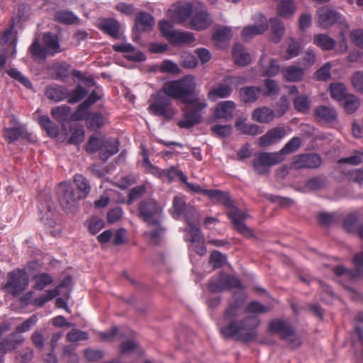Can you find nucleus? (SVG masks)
I'll return each mask as SVG.
<instances>
[{
  "mask_svg": "<svg viewBox=\"0 0 363 363\" xmlns=\"http://www.w3.org/2000/svg\"><path fill=\"white\" fill-rule=\"evenodd\" d=\"M74 182L78 190L80 191V194L77 195L81 196L82 199L86 197L91 190L88 180L82 174H77L74 177Z\"/></svg>",
  "mask_w": 363,
  "mask_h": 363,
  "instance_id": "79ce46f5",
  "label": "nucleus"
},
{
  "mask_svg": "<svg viewBox=\"0 0 363 363\" xmlns=\"http://www.w3.org/2000/svg\"><path fill=\"white\" fill-rule=\"evenodd\" d=\"M133 332L128 329L118 330L117 327H113L111 330L106 332H100L99 337L106 341H110L118 335L119 338L130 337Z\"/></svg>",
  "mask_w": 363,
  "mask_h": 363,
  "instance_id": "473e14b6",
  "label": "nucleus"
},
{
  "mask_svg": "<svg viewBox=\"0 0 363 363\" xmlns=\"http://www.w3.org/2000/svg\"><path fill=\"white\" fill-rule=\"evenodd\" d=\"M138 217L147 225H158L161 220L162 208L152 199L142 200L138 206Z\"/></svg>",
  "mask_w": 363,
  "mask_h": 363,
  "instance_id": "39448f33",
  "label": "nucleus"
},
{
  "mask_svg": "<svg viewBox=\"0 0 363 363\" xmlns=\"http://www.w3.org/2000/svg\"><path fill=\"white\" fill-rule=\"evenodd\" d=\"M314 114L316 120L320 122L333 123L337 118L335 109L327 106H316L314 108Z\"/></svg>",
  "mask_w": 363,
  "mask_h": 363,
  "instance_id": "6ab92c4d",
  "label": "nucleus"
},
{
  "mask_svg": "<svg viewBox=\"0 0 363 363\" xmlns=\"http://www.w3.org/2000/svg\"><path fill=\"white\" fill-rule=\"evenodd\" d=\"M232 87L228 84H220L217 87L212 89L208 92V97L213 101L218 98L228 97L232 93Z\"/></svg>",
  "mask_w": 363,
  "mask_h": 363,
  "instance_id": "a19ab883",
  "label": "nucleus"
},
{
  "mask_svg": "<svg viewBox=\"0 0 363 363\" xmlns=\"http://www.w3.org/2000/svg\"><path fill=\"white\" fill-rule=\"evenodd\" d=\"M17 45V32L14 30L13 28L6 29L1 39L0 45L2 48H8L12 50V55H16Z\"/></svg>",
  "mask_w": 363,
  "mask_h": 363,
  "instance_id": "aec40b11",
  "label": "nucleus"
},
{
  "mask_svg": "<svg viewBox=\"0 0 363 363\" xmlns=\"http://www.w3.org/2000/svg\"><path fill=\"white\" fill-rule=\"evenodd\" d=\"M113 50L124 53L125 57L130 61L143 62L145 60V55L130 43L114 45Z\"/></svg>",
  "mask_w": 363,
  "mask_h": 363,
  "instance_id": "dca6fc26",
  "label": "nucleus"
},
{
  "mask_svg": "<svg viewBox=\"0 0 363 363\" xmlns=\"http://www.w3.org/2000/svg\"><path fill=\"white\" fill-rule=\"evenodd\" d=\"M269 330L280 335L281 339L286 341L291 348H296L300 345L301 341L291 325L280 319H276L269 323Z\"/></svg>",
  "mask_w": 363,
  "mask_h": 363,
  "instance_id": "423d86ee",
  "label": "nucleus"
},
{
  "mask_svg": "<svg viewBox=\"0 0 363 363\" xmlns=\"http://www.w3.org/2000/svg\"><path fill=\"white\" fill-rule=\"evenodd\" d=\"M94 99L92 100L91 99H86L84 102H82L75 111V112L71 115L70 120L73 121H86L88 115L91 113L89 111L90 106L94 104Z\"/></svg>",
  "mask_w": 363,
  "mask_h": 363,
  "instance_id": "393cba45",
  "label": "nucleus"
},
{
  "mask_svg": "<svg viewBox=\"0 0 363 363\" xmlns=\"http://www.w3.org/2000/svg\"><path fill=\"white\" fill-rule=\"evenodd\" d=\"M152 227V229L145 233V235L149 238L152 243L157 244L160 240V238L164 233V229L161 226L160 222L158 225H148Z\"/></svg>",
  "mask_w": 363,
  "mask_h": 363,
  "instance_id": "5fc2aeb1",
  "label": "nucleus"
},
{
  "mask_svg": "<svg viewBox=\"0 0 363 363\" xmlns=\"http://www.w3.org/2000/svg\"><path fill=\"white\" fill-rule=\"evenodd\" d=\"M296 9L294 0H281L277 6V13L281 17L289 18L294 15Z\"/></svg>",
  "mask_w": 363,
  "mask_h": 363,
  "instance_id": "58836bf2",
  "label": "nucleus"
},
{
  "mask_svg": "<svg viewBox=\"0 0 363 363\" xmlns=\"http://www.w3.org/2000/svg\"><path fill=\"white\" fill-rule=\"evenodd\" d=\"M180 64L185 68H194L196 67L198 62L194 55L184 52L181 55Z\"/></svg>",
  "mask_w": 363,
  "mask_h": 363,
  "instance_id": "69168bd1",
  "label": "nucleus"
},
{
  "mask_svg": "<svg viewBox=\"0 0 363 363\" xmlns=\"http://www.w3.org/2000/svg\"><path fill=\"white\" fill-rule=\"evenodd\" d=\"M164 177H167L170 182L178 178L182 182H186L187 177L182 171L177 169L175 167H171L168 169H164Z\"/></svg>",
  "mask_w": 363,
  "mask_h": 363,
  "instance_id": "4d7b16f0",
  "label": "nucleus"
},
{
  "mask_svg": "<svg viewBox=\"0 0 363 363\" xmlns=\"http://www.w3.org/2000/svg\"><path fill=\"white\" fill-rule=\"evenodd\" d=\"M282 162L280 154L277 152H260L255 155L253 160V168L259 174L268 172V167Z\"/></svg>",
  "mask_w": 363,
  "mask_h": 363,
  "instance_id": "1a4fd4ad",
  "label": "nucleus"
},
{
  "mask_svg": "<svg viewBox=\"0 0 363 363\" xmlns=\"http://www.w3.org/2000/svg\"><path fill=\"white\" fill-rule=\"evenodd\" d=\"M154 25V18L148 13L140 12L135 18V26L138 31H146Z\"/></svg>",
  "mask_w": 363,
  "mask_h": 363,
  "instance_id": "cd10ccee",
  "label": "nucleus"
},
{
  "mask_svg": "<svg viewBox=\"0 0 363 363\" xmlns=\"http://www.w3.org/2000/svg\"><path fill=\"white\" fill-rule=\"evenodd\" d=\"M194 40L193 33L190 32L176 31L169 42L175 45H179L191 43Z\"/></svg>",
  "mask_w": 363,
  "mask_h": 363,
  "instance_id": "49530a36",
  "label": "nucleus"
},
{
  "mask_svg": "<svg viewBox=\"0 0 363 363\" xmlns=\"http://www.w3.org/2000/svg\"><path fill=\"white\" fill-rule=\"evenodd\" d=\"M320 157L315 154H304L295 157L291 164L294 169H299L303 168H317L321 164Z\"/></svg>",
  "mask_w": 363,
  "mask_h": 363,
  "instance_id": "4468645a",
  "label": "nucleus"
},
{
  "mask_svg": "<svg viewBox=\"0 0 363 363\" xmlns=\"http://www.w3.org/2000/svg\"><path fill=\"white\" fill-rule=\"evenodd\" d=\"M26 133V130L23 125H18L3 129V135L9 143H12L19 139L23 138Z\"/></svg>",
  "mask_w": 363,
  "mask_h": 363,
  "instance_id": "412c9836",
  "label": "nucleus"
},
{
  "mask_svg": "<svg viewBox=\"0 0 363 363\" xmlns=\"http://www.w3.org/2000/svg\"><path fill=\"white\" fill-rule=\"evenodd\" d=\"M28 286V275L27 272L23 269H17L9 273L4 289L13 296H17L25 291Z\"/></svg>",
  "mask_w": 363,
  "mask_h": 363,
  "instance_id": "6e6552de",
  "label": "nucleus"
},
{
  "mask_svg": "<svg viewBox=\"0 0 363 363\" xmlns=\"http://www.w3.org/2000/svg\"><path fill=\"white\" fill-rule=\"evenodd\" d=\"M253 20L254 25L247 26L242 30V38L245 41H249L253 37L264 33L269 28L267 20L263 14H255Z\"/></svg>",
  "mask_w": 363,
  "mask_h": 363,
  "instance_id": "9b49d317",
  "label": "nucleus"
},
{
  "mask_svg": "<svg viewBox=\"0 0 363 363\" xmlns=\"http://www.w3.org/2000/svg\"><path fill=\"white\" fill-rule=\"evenodd\" d=\"M211 131L220 138L228 137L232 133V126L230 125L216 124L211 127Z\"/></svg>",
  "mask_w": 363,
  "mask_h": 363,
  "instance_id": "680f3d73",
  "label": "nucleus"
},
{
  "mask_svg": "<svg viewBox=\"0 0 363 363\" xmlns=\"http://www.w3.org/2000/svg\"><path fill=\"white\" fill-rule=\"evenodd\" d=\"M326 186V179L324 177L318 176L309 179L306 182V188L310 191H316L325 188Z\"/></svg>",
  "mask_w": 363,
  "mask_h": 363,
  "instance_id": "603ef678",
  "label": "nucleus"
},
{
  "mask_svg": "<svg viewBox=\"0 0 363 363\" xmlns=\"http://www.w3.org/2000/svg\"><path fill=\"white\" fill-rule=\"evenodd\" d=\"M187 82L191 85L190 91L184 94V96L181 99V101L186 105V108H183V118L177 122L179 128L186 129L201 121L203 111L207 107L206 100L199 97L195 92L196 84L192 75H189Z\"/></svg>",
  "mask_w": 363,
  "mask_h": 363,
  "instance_id": "7ed1b4c3",
  "label": "nucleus"
},
{
  "mask_svg": "<svg viewBox=\"0 0 363 363\" xmlns=\"http://www.w3.org/2000/svg\"><path fill=\"white\" fill-rule=\"evenodd\" d=\"M191 220V218L186 215V222L188 223V228L186 229V235L184 240L189 242L190 244H194L204 240L200 228L194 225Z\"/></svg>",
  "mask_w": 363,
  "mask_h": 363,
  "instance_id": "5701e85b",
  "label": "nucleus"
},
{
  "mask_svg": "<svg viewBox=\"0 0 363 363\" xmlns=\"http://www.w3.org/2000/svg\"><path fill=\"white\" fill-rule=\"evenodd\" d=\"M269 311V307H267L255 301L250 302L244 308V311L247 313H263L268 312Z\"/></svg>",
  "mask_w": 363,
  "mask_h": 363,
  "instance_id": "bf43d9fd",
  "label": "nucleus"
},
{
  "mask_svg": "<svg viewBox=\"0 0 363 363\" xmlns=\"http://www.w3.org/2000/svg\"><path fill=\"white\" fill-rule=\"evenodd\" d=\"M38 123L40 126L46 130L49 136L56 138L59 135L57 125L52 122L48 116H41L38 118Z\"/></svg>",
  "mask_w": 363,
  "mask_h": 363,
  "instance_id": "ea45409f",
  "label": "nucleus"
},
{
  "mask_svg": "<svg viewBox=\"0 0 363 363\" xmlns=\"http://www.w3.org/2000/svg\"><path fill=\"white\" fill-rule=\"evenodd\" d=\"M101 29L113 38H119V23L114 19H106L101 24Z\"/></svg>",
  "mask_w": 363,
  "mask_h": 363,
  "instance_id": "c9c22d12",
  "label": "nucleus"
},
{
  "mask_svg": "<svg viewBox=\"0 0 363 363\" xmlns=\"http://www.w3.org/2000/svg\"><path fill=\"white\" fill-rule=\"evenodd\" d=\"M158 26L162 35L170 41L176 32L173 30L172 25L166 20H162L159 22Z\"/></svg>",
  "mask_w": 363,
  "mask_h": 363,
  "instance_id": "e2e57ef3",
  "label": "nucleus"
},
{
  "mask_svg": "<svg viewBox=\"0 0 363 363\" xmlns=\"http://www.w3.org/2000/svg\"><path fill=\"white\" fill-rule=\"evenodd\" d=\"M233 57L235 63L240 66L247 65L251 61L250 55L245 51L241 44H237L233 47Z\"/></svg>",
  "mask_w": 363,
  "mask_h": 363,
  "instance_id": "bb28decb",
  "label": "nucleus"
},
{
  "mask_svg": "<svg viewBox=\"0 0 363 363\" xmlns=\"http://www.w3.org/2000/svg\"><path fill=\"white\" fill-rule=\"evenodd\" d=\"M71 108L67 105L54 107L51 110L52 117L59 123H64L70 119Z\"/></svg>",
  "mask_w": 363,
  "mask_h": 363,
  "instance_id": "72a5a7b5",
  "label": "nucleus"
},
{
  "mask_svg": "<svg viewBox=\"0 0 363 363\" xmlns=\"http://www.w3.org/2000/svg\"><path fill=\"white\" fill-rule=\"evenodd\" d=\"M57 195L60 206L67 212L75 211L78 201L82 199L81 196H77L72 184L69 182H61L57 189Z\"/></svg>",
  "mask_w": 363,
  "mask_h": 363,
  "instance_id": "0eeeda50",
  "label": "nucleus"
},
{
  "mask_svg": "<svg viewBox=\"0 0 363 363\" xmlns=\"http://www.w3.org/2000/svg\"><path fill=\"white\" fill-rule=\"evenodd\" d=\"M6 73L14 79L21 82L23 85H24L27 88H30L32 86V84L28 79L24 77L21 72H19L16 69H10L6 71Z\"/></svg>",
  "mask_w": 363,
  "mask_h": 363,
  "instance_id": "338daca9",
  "label": "nucleus"
},
{
  "mask_svg": "<svg viewBox=\"0 0 363 363\" xmlns=\"http://www.w3.org/2000/svg\"><path fill=\"white\" fill-rule=\"evenodd\" d=\"M34 281L33 289L42 291L53 282L52 277L45 272L38 273L33 277Z\"/></svg>",
  "mask_w": 363,
  "mask_h": 363,
  "instance_id": "e433bc0d",
  "label": "nucleus"
},
{
  "mask_svg": "<svg viewBox=\"0 0 363 363\" xmlns=\"http://www.w3.org/2000/svg\"><path fill=\"white\" fill-rule=\"evenodd\" d=\"M45 94L50 100L60 101L67 98L69 91L63 86L52 84L46 88Z\"/></svg>",
  "mask_w": 363,
  "mask_h": 363,
  "instance_id": "4be33fe9",
  "label": "nucleus"
},
{
  "mask_svg": "<svg viewBox=\"0 0 363 363\" xmlns=\"http://www.w3.org/2000/svg\"><path fill=\"white\" fill-rule=\"evenodd\" d=\"M317 15V26L326 29L334 24L341 22L342 15L337 12L334 8L324 6L320 7L316 11Z\"/></svg>",
  "mask_w": 363,
  "mask_h": 363,
  "instance_id": "9d476101",
  "label": "nucleus"
},
{
  "mask_svg": "<svg viewBox=\"0 0 363 363\" xmlns=\"http://www.w3.org/2000/svg\"><path fill=\"white\" fill-rule=\"evenodd\" d=\"M301 145V139L298 137H294L279 152H277V154H280V157L282 158L283 161L285 155L296 152Z\"/></svg>",
  "mask_w": 363,
  "mask_h": 363,
  "instance_id": "37998d69",
  "label": "nucleus"
},
{
  "mask_svg": "<svg viewBox=\"0 0 363 363\" xmlns=\"http://www.w3.org/2000/svg\"><path fill=\"white\" fill-rule=\"evenodd\" d=\"M56 21L64 24H74L78 21V18L70 11L60 10L55 13Z\"/></svg>",
  "mask_w": 363,
  "mask_h": 363,
  "instance_id": "09e8293b",
  "label": "nucleus"
},
{
  "mask_svg": "<svg viewBox=\"0 0 363 363\" xmlns=\"http://www.w3.org/2000/svg\"><path fill=\"white\" fill-rule=\"evenodd\" d=\"M119 151V143L116 138H109L107 139L103 138L101 151L99 153V159L104 162L116 154Z\"/></svg>",
  "mask_w": 363,
  "mask_h": 363,
  "instance_id": "f3484780",
  "label": "nucleus"
},
{
  "mask_svg": "<svg viewBox=\"0 0 363 363\" xmlns=\"http://www.w3.org/2000/svg\"><path fill=\"white\" fill-rule=\"evenodd\" d=\"M32 56L35 60H44L49 53L45 45H41L38 39H35L29 48Z\"/></svg>",
  "mask_w": 363,
  "mask_h": 363,
  "instance_id": "8fccbe9b",
  "label": "nucleus"
},
{
  "mask_svg": "<svg viewBox=\"0 0 363 363\" xmlns=\"http://www.w3.org/2000/svg\"><path fill=\"white\" fill-rule=\"evenodd\" d=\"M231 29L228 27L218 28L213 34V38L216 41H225L231 38Z\"/></svg>",
  "mask_w": 363,
  "mask_h": 363,
  "instance_id": "774afa93",
  "label": "nucleus"
},
{
  "mask_svg": "<svg viewBox=\"0 0 363 363\" xmlns=\"http://www.w3.org/2000/svg\"><path fill=\"white\" fill-rule=\"evenodd\" d=\"M105 123L104 116L100 113L91 112L86 118V124L88 128L96 130L101 128Z\"/></svg>",
  "mask_w": 363,
  "mask_h": 363,
  "instance_id": "a18cd8bd",
  "label": "nucleus"
},
{
  "mask_svg": "<svg viewBox=\"0 0 363 363\" xmlns=\"http://www.w3.org/2000/svg\"><path fill=\"white\" fill-rule=\"evenodd\" d=\"M235 104L233 101H225L220 102L215 111V116L218 118H231L233 116V111L235 108Z\"/></svg>",
  "mask_w": 363,
  "mask_h": 363,
  "instance_id": "c85d7f7f",
  "label": "nucleus"
},
{
  "mask_svg": "<svg viewBox=\"0 0 363 363\" xmlns=\"http://www.w3.org/2000/svg\"><path fill=\"white\" fill-rule=\"evenodd\" d=\"M194 14L190 20L191 28L200 30L207 28L211 23V18L203 5L197 3L196 9L194 8Z\"/></svg>",
  "mask_w": 363,
  "mask_h": 363,
  "instance_id": "ddd939ff",
  "label": "nucleus"
},
{
  "mask_svg": "<svg viewBox=\"0 0 363 363\" xmlns=\"http://www.w3.org/2000/svg\"><path fill=\"white\" fill-rule=\"evenodd\" d=\"M43 45L48 50L49 55H54L60 52V43L56 35L46 33L43 36Z\"/></svg>",
  "mask_w": 363,
  "mask_h": 363,
  "instance_id": "2f4dec72",
  "label": "nucleus"
},
{
  "mask_svg": "<svg viewBox=\"0 0 363 363\" xmlns=\"http://www.w3.org/2000/svg\"><path fill=\"white\" fill-rule=\"evenodd\" d=\"M329 89L331 97L338 101H344L345 97L349 95L346 93L347 89L345 86L341 83L330 84Z\"/></svg>",
  "mask_w": 363,
  "mask_h": 363,
  "instance_id": "de8ad7c7",
  "label": "nucleus"
},
{
  "mask_svg": "<svg viewBox=\"0 0 363 363\" xmlns=\"http://www.w3.org/2000/svg\"><path fill=\"white\" fill-rule=\"evenodd\" d=\"M294 106L298 112L305 113L310 109L311 101L306 96L301 95L294 99Z\"/></svg>",
  "mask_w": 363,
  "mask_h": 363,
  "instance_id": "864d4df0",
  "label": "nucleus"
},
{
  "mask_svg": "<svg viewBox=\"0 0 363 363\" xmlns=\"http://www.w3.org/2000/svg\"><path fill=\"white\" fill-rule=\"evenodd\" d=\"M262 91L261 88L257 86H245L240 89V96L245 103L255 102Z\"/></svg>",
  "mask_w": 363,
  "mask_h": 363,
  "instance_id": "c756f323",
  "label": "nucleus"
},
{
  "mask_svg": "<svg viewBox=\"0 0 363 363\" xmlns=\"http://www.w3.org/2000/svg\"><path fill=\"white\" fill-rule=\"evenodd\" d=\"M270 26L272 32V40L274 43H279L285 32L284 23L278 18L275 17L271 18Z\"/></svg>",
  "mask_w": 363,
  "mask_h": 363,
  "instance_id": "4c0bfd02",
  "label": "nucleus"
},
{
  "mask_svg": "<svg viewBox=\"0 0 363 363\" xmlns=\"http://www.w3.org/2000/svg\"><path fill=\"white\" fill-rule=\"evenodd\" d=\"M24 338L20 334L12 333L9 336L0 340V353L5 354L14 350L23 343Z\"/></svg>",
  "mask_w": 363,
  "mask_h": 363,
  "instance_id": "a211bd4d",
  "label": "nucleus"
},
{
  "mask_svg": "<svg viewBox=\"0 0 363 363\" xmlns=\"http://www.w3.org/2000/svg\"><path fill=\"white\" fill-rule=\"evenodd\" d=\"M196 210L194 207L187 206L183 199L179 196H175L173 200L172 214L174 217H179L183 215L186 220V215L194 220Z\"/></svg>",
  "mask_w": 363,
  "mask_h": 363,
  "instance_id": "2eb2a0df",
  "label": "nucleus"
},
{
  "mask_svg": "<svg viewBox=\"0 0 363 363\" xmlns=\"http://www.w3.org/2000/svg\"><path fill=\"white\" fill-rule=\"evenodd\" d=\"M235 127L241 133L245 135L254 136L262 133L258 125L247 123L245 119L240 118L237 120Z\"/></svg>",
  "mask_w": 363,
  "mask_h": 363,
  "instance_id": "7c9ffc66",
  "label": "nucleus"
},
{
  "mask_svg": "<svg viewBox=\"0 0 363 363\" xmlns=\"http://www.w3.org/2000/svg\"><path fill=\"white\" fill-rule=\"evenodd\" d=\"M88 339V333L78 329H72L67 334V340L71 342H76Z\"/></svg>",
  "mask_w": 363,
  "mask_h": 363,
  "instance_id": "0e129e2a",
  "label": "nucleus"
},
{
  "mask_svg": "<svg viewBox=\"0 0 363 363\" xmlns=\"http://www.w3.org/2000/svg\"><path fill=\"white\" fill-rule=\"evenodd\" d=\"M362 162H363V152L361 151H355L352 155L341 158L338 161L340 164H350L352 165H358Z\"/></svg>",
  "mask_w": 363,
  "mask_h": 363,
  "instance_id": "052dcab7",
  "label": "nucleus"
},
{
  "mask_svg": "<svg viewBox=\"0 0 363 363\" xmlns=\"http://www.w3.org/2000/svg\"><path fill=\"white\" fill-rule=\"evenodd\" d=\"M194 12V6L189 2L174 4L167 11V16L174 23H183Z\"/></svg>",
  "mask_w": 363,
  "mask_h": 363,
  "instance_id": "f8f14e48",
  "label": "nucleus"
},
{
  "mask_svg": "<svg viewBox=\"0 0 363 363\" xmlns=\"http://www.w3.org/2000/svg\"><path fill=\"white\" fill-rule=\"evenodd\" d=\"M284 78L291 82L301 80L303 75V69L298 66H289L284 69Z\"/></svg>",
  "mask_w": 363,
  "mask_h": 363,
  "instance_id": "c03bdc74",
  "label": "nucleus"
},
{
  "mask_svg": "<svg viewBox=\"0 0 363 363\" xmlns=\"http://www.w3.org/2000/svg\"><path fill=\"white\" fill-rule=\"evenodd\" d=\"M87 94V91L81 85H78L74 90L69 92L68 101L70 104H75L81 101Z\"/></svg>",
  "mask_w": 363,
  "mask_h": 363,
  "instance_id": "6e6d98bb",
  "label": "nucleus"
},
{
  "mask_svg": "<svg viewBox=\"0 0 363 363\" xmlns=\"http://www.w3.org/2000/svg\"><path fill=\"white\" fill-rule=\"evenodd\" d=\"M71 136L67 140L69 144L78 145L84 139V130L82 125H76L70 129Z\"/></svg>",
  "mask_w": 363,
  "mask_h": 363,
  "instance_id": "3c124183",
  "label": "nucleus"
},
{
  "mask_svg": "<svg viewBox=\"0 0 363 363\" xmlns=\"http://www.w3.org/2000/svg\"><path fill=\"white\" fill-rule=\"evenodd\" d=\"M274 111L266 106L255 109L252 114V120L261 123L271 122L274 118Z\"/></svg>",
  "mask_w": 363,
  "mask_h": 363,
  "instance_id": "a878e982",
  "label": "nucleus"
},
{
  "mask_svg": "<svg viewBox=\"0 0 363 363\" xmlns=\"http://www.w3.org/2000/svg\"><path fill=\"white\" fill-rule=\"evenodd\" d=\"M359 99L354 95H348L344 99V108L347 113H352L359 107Z\"/></svg>",
  "mask_w": 363,
  "mask_h": 363,
  "instance_id": "13d9d810",
  "label": "nucleus"
},
{
  "mask_svg": "<svg viewBox=\"0 0 363 363\" xmlns=\"http://www.w3.org/2000/svg\"><path fill=\"white\" fill-rule=\"evenodd\" d=\"M189 75L165 82L161 89L151 96L148 101V111L154 116H162L166 121L172 119L177 113V109L172 105V99L181 101L184 94L190 91L191 85L187 82Z\"/></svg>",
  "mask_w": 363,
  "mask_h": 363,
  "instance_id": "f03ea898",
  "label": "nucleus"
},
{
  "mask_svg": "<svg viewBox=\"0 0 363 363\" xmlns=\"http://www.w3.org/2000/svg\"><path fill=\"white\" fill-rule=\"evenodd\" d=\"M259 61L264 76L272 77L279 73L280 67L276 60L262 56Z\"/></svg>",
  "mask_w": 363,
  "mask_h": 363,
  "instance_id": "b1692460",
  "label": "nucleus"
},
{
  "mask_svg": "<svg viewBox=\"0 0 363 363\" xmlns=\"http://www.w3.org/2000/svg\"><path fill=\"white\" fill-rule=\"evenodd\" d=\"M206 196H208L214 203L222 204L227 208L228 217L240 233L245 236L252 235L251 230L244 223L247 215L234 206L228 193L217 189H208L206 191Z\"/></svg>",
  "mask_w": 363,
  "mask_h": 363,
  "instance_id": "20e7f679",
  "label": "nucleus"
},
{
  "mask_svg": "<svg viewBox=\"0 0 363 363\" xmlns=\"http://www.w3.org/2000/svg\"><path fill=\"white\" fill-rule=\"evenodd\" d=\"M313 43L323 50H331L336 45L335 40L325 34L315 35Z\"/></svg>",
  "mask_w": 363,
  "mask_h": 363,
  "instance_id": "f704fd0d",
  "label": "nucleus"
},
{
  "mask_svg": "<svg viewBox=\"0 0 363 363\" xmlns=\"http://www.w3.org/2000/svg\"><path fill=\"white\" fill-rule=\"evenodd\" d=\"M212 293H220L225 290L236 289L233 292V300L223 313L225 325L220 326V332L225 338L236 337L238 340L249 342L257 337L256 328L259 325V320L255 316H247L240 320L237 318L241 315L243 306L247 299V294L242 290L239 279L225 273H220L211 279L208 285Z\"/></svg>",
  "mask_w": 363,
  "mask_h": 363,
  "instance_id": "f257e3e1",
  "label": "nucleus"
}]
</instances>
